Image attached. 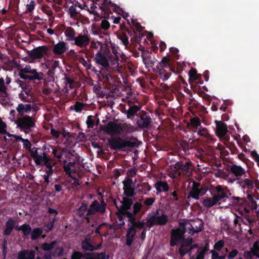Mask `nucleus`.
I'll return each mask as SVG.
<instances>
[{
    "mask_svg": "<svg viewBox=\"0 0 259 259\" xmlns=\"http://www.w3.org/2000/svg\"><path fill=\"white\" fill-rule=\"evenodd\" d=\"M112 52L111 53L110 51L107 47H105L104 50H98V52L96 53L94 60L97 64L100 65L105 68L109 66V63L107 58H109L111 61L113 62L114 65L117 64L118 65L119 57L117 51L112 48Z\"/></svg>",
    "mask_w": 259,
    "mask_h": 259,
    "instance_id": "obj_1",
    "label": "nucleus"
},
{
    "mask_svg": "<svg viewBox=\"0 0 259 259\" xmlns=\"http://www.w3.org/2000/svg\"><path fill=\"white\" fill-rule=\"evenodd\" d=\"M121 213L130 217L131 221L134 220L135 217L140 212L142 208V204L140 202L133 203V200L131 198L123 197L121 201Z\"/></svg>",
    "mask_w": 259,
    "mask_h": 259,
    "instance_id": "obj_2",
    "label": "nucleus"
},
{
    "mask_svg": "<svg viewBox=\"0 0 259 259\" xmlns=\"http://www.w3.org/2000/svg\"><path fill=\"white\" fill-rule=\"evenodd\" d=\"M131 140H123L120 137H112L108 141L111 149L114 150H121L125 148H135L139 146L138 140L132 137Z\"/></svg>",
    "mask_w": 259,
    "mask_h": 259,
    "instance_id": "obj_3",
    "label": "nucleus"
},
{
    "mask_svg": "<svg viewBox=\"0 0 259 259\" xmlns=\"http://www.w3.org/2000/svg\"><path fill=\"white\" fill-rule=\"evenodd\" d=\"M98 5L99 9L101 10L102 17L105 18L113 17L112 12L121 15L124 11L120 7L112 3L110 0H102V3H99Z\"/></svg>",
    "mask_w": 259,
    "mask_h": 259,
    "instance_id": "obj_4",
    "label": "nucleus"
},
{
    "mask_svg": "<svg viewBox=\"0 0 259 259\" xmlns=\"http://www.w3.org/2000/svg\"><path fill=\"white\" fill-rule=\"evenodd\" d=\"M156 67L157 73L163 81L167 80L170 77L171 75V71H173L170 58L167 56H164L162 58L161 61L158 62Z\"/></svg>",
    "mask_w": 259,
    "mask_h": 259,
    "instance_id": "obj_5",
    "label": "nucleus"
},
{
    "mask_svg": "<svg viewBox=\"0 0 259 259\" xmlns=\"http://www.w3.org/2000/svg\"><path fill=\"white\" fill-rule=\"evenodd\" d=\"M35 122L34 119L27 115L18 117L15 120L17 127L25 134H28L31 131V128L35 126Z\"/></svg>",
    "mask_w": 259,
    "mask_h": 259,
    "instance_id": "obj_6",
    "label": "nucleus"
},
{
    "mask_svg": "<svg viewBox=\"0 0 259 259\" xmlns=\"http://www.w3.org/2000/svg\"><path fill=\"white\" fill-rule=\"evenodd\" d=\"M253 197L254 196L252 195L249 194L247 195V198L249 201L248 206H246L247 201L245 198L239 197H233V203L235 205L236 204L243 206L244 210L246 213H249L250 210H252L253 212H256L257 209V205L255 200L253 199Z\"/></svg>",
    "mask_w": 259,
    "mask_h": 259,
    "instance_id": "obj_7",
    "label": "nucleus"
},
{
    "mask_svg": "<svg viewBox=\"0 0 259 259\" xmlns=\"http://www.w3.org/2000/svg\"><path fill=\"white\" fill-rule=\"evenodd\" d=\"M106 210V203L104 200L102 199L100 202L97 200H94L89 206V208L87 210L86 216L88 217L99 213L104 214Z\"/></svg>",
    "mask_w": 259,
    "mask_h": 259,
    "instance_id": "obj_8",
    "label": "nucleus"
},
{
    "mask_svg": "<svg viewBox=\"0 0 259 259\" xmlns=\"http://www.w3.org/2000/svg\"><path fill=\"white\" fill-rule=\"evenodd\" d=\"M138 119L137 125L142 129H148L152 126V119L149 113L144 111H141L137 114Z\"/></svg>",
    "mask_w": 259,
    "mask_h": 259,
    "instance_id": "obj_9",
    "label": "nucleus"
},
{
    "mask_svg": "<svg viewBox=\"0 0 259 259\" xmlns=\"http://www.w3.org/2000/svg\"><path fill=\"white\" fill-rule=\"evenodd\" d=\"M122 184L124 197L132 198L134 197L136 193L135 192V183L133 180L129 177H126L122 181Z\"/></svg>",
    "mask_w": 259,
    "mask_h": 259,
    "instance_id": "obj_10",
    "label": "nucleus"
},
{
    "mask_svg": "<svg viewBox=\"0 0 259 259\" xmlns=\"http://www.w3.org/2000/svg\"><path fill=\"white\" fill-rule=\"evenodd\" d=\"M168 222V216L165 213H162L160 216L151 215L147 219L146 226L148 228L157 226H164Z\"/></svg>",
    "mask_w": 259,
    "mask_h": 259,
    "instance_id": "obj_11",
    "label": "nucleus"
},
{
    "mask_svg": "<svg viewBox=\"0 0 259 259\" xmlns=\"http://www.w3.org/2000/svg\"><path fill=\"white\" fill-rule=\"evenodd\" d=\"M49 48L47 46H39L31 51H28L27 54L32 59H41L47 54Z\"/></svg>",
    "mask_w": 259,
    "mask_h": 259,
    "instance_id": "obj_12",
    "label": "nucleus"
},
{
    "mask_svg": "<svg viewBox=\"0 0 259 259\" xmlns=\"http://www.w3.org/2000/svg\"><path fill=\"white\" fill-rule=\"evenodd\" d=\"M186 232V230L185 228H184L183 229H181L180 228L172 229L171 231L170 245L171 247L176 246L179 241L184 239V234Z\"/></svg>",
    "mask_w": 259,
    "mask_h": 259,
    "instance_id": "obj_13",
    "label": "nucleus"
},
{
    "mask_svg": "<svg viewBox=\"0 0 259 259\" xmlns=\"http://www.w3.org/2000/svg\"><path fill=\"white\" fill-rule=\"evenodd\" d=\"M102 129L106 134L111 135H118L120 134L122 130L120 125L113 121L108 122Z\"/></svg>",
    "mask_w": 259,
    "mask_h": 259,
    "instance_id": "obj_14",
    "label": "nucleus"
},
{
    "mask_svg": "<svg viewBox=\"0 0 259 259\" xmlns=\"http://www.w3.org/2000/svg\"><path fill=\"white\" fill-rule=\"evenodd\" d=\"M216 125L215 134L218 137L223 138L226 141L229 140V137H226L228 132L227 124L222 121L215 120Z\"/></svg>",
    "mask_w": 259,
    "mask_h": 259,
    "instance_id": "obj_15",
    "label": "nucleus"
},
{
    "mask_svg": "<svg viewBox=\"0 0 259 259\" xmlns=\"http://www.w3.org/2000/svg\"><path fill=\"white\" fill-rule=\"evenodd\" d=\"M34 151L31 152V156L32 157L36 165H42L45 161L48 158V156L45 152L38 153V148L33 147Z\"/></svg>",
    "mask_w": 259,
    "mask_h": 259,
    "instance_id": "obj_16",
    "label": "nucleus"
},
{
    "mask_svg": "<svg viewBox=\"0 0 259 259\" xmlns=\"http://www.w3.org/2000/svg\"><path fill=\"white\" fill-rule=\"evenodd\" d=\"M28 75L21 74L20 78L24 80H41L44 79V74L41 72H37L36 69H34L30 73H27Z\"/></svg>",
    "mask_w": 259,
    "mask_h": 259,
    "instance_id": "obj_17",
    "label": "nucleus"
},
{
    "mask_svg": "<svg viewBox=\"0 0 259 259\" xmlns=\"http://www.w3.org/2000/svg\"><path fill=\"white\" fill-rule=\"evenodd\" d=\"M135 101L137 102V100L134 99V101H132V99H127V103L130 105L128 109L126 111V116L128 118H130L134 116L135 115L137 114V112L141 109V106L139 105H131Z\"/></svg>",
    "mask_w": 259,
    "mask_h": 259,
    "instance_id": "obj_18",
    "label": "nucleus"
},
{
    "mask_svg": "<svg viewBox=\"0 0 259 259\" xmlns=\"http://www.w3.org/2000/svg\"><path fill=\"white\" fill-rule=\"evenodd\" d=\"M191 162H178L176 164L175 168L177 171H179L183 175H187L191 172V169L189 166L191 165Z\"/></svg>",
    "mask_w": 259,
    "mask_h": 259,
    "instance_id": "obj_19",
    "label": "nucleus"
},
{
    "mask_svg": "<svg viewBox=\"0 0 259 259\" xmlns=\"http://www.w3.org/2000/svg\"><path fill=\"white\" fill-rule=\"evenodd\" d=\"M230 171L236 177V178L233 179V181L240 179L243 175L245 174L244 169L241 166L236 164L231 166Z\"/></svg>",
    "mask_w": 259,
    "mask_h": 259,
    "instance_id": "obj_20",
    "label": "nucleus"
},
{
    "mask_svg": "<svg viewBox=\"0 0 259 259\" xmlns=\"http://www.w3.org/2000/svg\"><path fill=\"white\" fill-rule=\"evenodd\" d=\"M130 25V29L127 28H126V31L127 32V33L130 36H132L131 39V41L132 42L140 44L141 39L143 36V34L142 33H138L134 28H133L131 25Z\"/></svg>",
    "mask_w": 259,
    "mask_h": 259,
    "instance_id": "obj_21",
    "label": "nucleus"
},
{
    "mask_svg": "<svg viewBox=\"0 0 259 259\" xmlns=\"http://www.w3.org/2000/svg\"><path fill=\"white\" fill-rule=\"evenodd\" d=\"M35 251L29 249H22L18 254L17 259H34Z\"/></svg>",
    "mask_w": 259,
    "mask_h": 259,
    "instance_id": "obj_22",
    "label": "nucleus"
},
{
    "mask_svg": "<svg viewBox=\"0 0 259 259\" xmlns=\"http://www.w3.org/2000/svg\"><path fill=\"white\" fill-rule=\"evenodd\" d=\"M75 45L80 47H85L90 43V38L87 35L80 34L74 39Z\"/></svg>",
    "mask_w": 259,
    "mask_h": 259,
    "instance_id": "obj_23",
    "label": "nucleus"
},
{
    "mask_svg": "<svg viewBox=\"0 0 259 259\" xmlns=\"http://www.w3.org/2000/svg\"><path fill=\"white\" fill-rule=\"evenodd\" d=\"M66 44L64 41H60L53 47V53L55 55H63L67 50Z\"/></svg>",
    "mask_w": 259,
    "mask_h": 259,
    "instance_id": "obj_24",
    "label": "nucleus"
},
{
    "mask_svg": "<svg viewBox=\"0 0 259 259\" xmlns=\"http://www.w3.org/2000/svg\"><path fill=\"white\" fill-rule=\"evenodd\" d=\"M137 230L134 229V228L128 227L126 233V244L128 246H131L136 236Z\"/></svg>",
    "mask_w": 259,
    "mask_h": 259,
    "instance_id": "obj_25",
    "label": "nucleus"
},
{
    "mask_svg": "<svg viewBox=\"0 0 259 259\" xmlns=\"http://www.w3.org/2000/svg\"><path fill=\"white\" fill-rule=\"evenodd\" d=\"M16 224V221H14L12 218H10L5 223V228L4 230L3 234L5 236H9L13 229H14V225Z\"/></svg>",
    "mask_w": 259,
    "mask_h": 259,
    "instance_id": "obj_26",
    "label": "nucleus"
},
{
    "mask_svg": "<svg viewBox=\"0 0 259 259\" xmlns=\"http://www.w3.org/2000/svg\"><path fill=\"white\" fill-rule=\"evenodd\" d=\"M206 191L207 190L203 187H201V189L200 190L191 189L187 197V199H189L190 198H192L195 200H198L199 199V196L203 195Z\"/></svg>",
    "mask_w": 259,
    "mask_h": 259,
    "instance_id": "obj_27",
    "label": "nucleus"
},
{
    "mask_svg": "<svg viewBox=\"0 0 259 259\" xmlns=\"http://www.w3.org/2000/svg\"><path fill=\"white\" fill-rule=\"evenodd\" d=\"M154 187L157 191V194L162 192H167L169 187L167 182L161 180L158 181L155 184Z\"/></svg>",
    "mask_w": 259,
    "mask_h": 259,
    "instance_id": "obj_28",
    "label": "nucleus"
},
{
    "mask_svg": "<svg viewBox=\"0 0 259 259\" xmlns=\"http://www.w3.org/2000/svg\"><path fill=\"white\" fill-rule=\"evenodd\" d=\"M215 191L225 201L231 195L229 190L226 187H223L221 185L216 186Z\"/></svg>",
    "mask_w": 259,
    "mask_h": 259,
    "instance_id": "obj_29",
    "label": "nucleus"
},
{
    "mask_svg": "<svg viewBox=\"0 0 259 259\" xmlns=\"http://www.w3.org/2000/svg\"><path fill=\"white\" fill-rule=\"evenodd\" d=\"M31 106L30 104H24L23 103L19 104L16 108L19 115L22 116L23 115L30 111Z\"/></svg>",
    "mask_w": 259,
    "mask_h": 259,
    "instance_id": "obj_30",
    "label": "nucleus"
},
{
    "mask_svg": "<svg viewBox=\"0 0 259 259\" xmlns=\"http://www.w3.org/2000/svg\"><path fill=\"white\" fill-rule=\"evenodd\" d=\"M90 238L88 239L87 237L82 241L81 248L83 251H95L94 245L90 242Z\"/></svg>",
    "mask_w": 259,
    "mask_h": 259,
    "instance_id": "obj_31",
    "label": "nucleus"
},
{
    "mask_svg": "<svg viewBox=\"0 0 259 259\" xmlns=\"http://www.w3.org/2000/svg\"><path fill=\"white\" fill-rule=\"evenodd\" d=\"M48 212L49 213V221L55 224V222L58 220L57 215L59 213V211L56 209L49 207L48 208Z\"/></svg>",
    "mask_w": 259,
    "mask_h": 259,
    "instance_id": "obj_32",
    "label": "nucleus"
},
{
    "mask_svg": "<svg viewBox=\"0 0 259 259\" xmlns=\"http://www.w3.org/2000/svg\"><path fill=\"white\" fill-rule=\"evenodd\" d=\"M182 241V243L179 248V253L184 254V252L183 251V248L185 247H188L191 246L192 243L193 242V240L192 237H189L187 238H185V237H184V239H183Z\"/></svg>",
    "mask_w": 259,
    "mask_h": 259,
    "instance_id": "obj_33",
    "label": "nucleus"
},
{
    "mask_svg": "<svg viewBox=\"0 0 259 259\" xmlns=\"http://www.w3.org/2000/svg\"><path fill=\"white\" fill-rule=\"evenodd\" d=\"M126 218H127L128 221L132 224V225H129V226L134 228V229H142L144 227L145 223L139 220L136 221V217H135L134 220L133 221L130 220V217Z\"/></svg>",
    "mask_w": 259,
    "mask_h": 259,
    "instance_id": "obj_34",
    "label": "nucleus"
},
{
    "mask_svg": "<svg viewBox=\"0 0 259 259\" xmlns=\"http://www.w3.org/2000/svg\"><path fill=\"white\" fill-rule=\"evenodd\" d=\"M211 196V197H206L203 198L202 204L205 207L210 208L217 204L213 196Z\"/></svg>",
    "mask_w": 259,
    "mask_h": 259,
    "instance_id": "obj_35",
    "label": "nucleus"
},
{
    "mask_svg": "<svg viewBox=\"0 0 259 259\" xmlns=\"http://www.w3.org/2000/svg\"><path fill=\"white\" fill-rule=\"evenodd\" d=\"M52 154L54 155L55 157L58 159L59 161L61 162V159L62 158L63 153L66 152L67 149L65 148H59L58 149L56 147L54 146L52 147Z\"/></svg>",
    "mask_w": 259,
    "mask_h": 259,
    "instance_id": "obj_36",
    "label": "nucleus"
},
{
    "mask_svg": "<svg viewBox=\"0 0 259 259\" xmlns=\"http://www.w3.org/2000/svg\"><path fill=\"white\" fill-rule=\"evenodd\" d=\"M191 228H189V233L191 235H194V233H197L201 232L203 228V222L202 220H200L198 226H195V227L192 225H190Z\"/></svg>",
    "mask_w": 259,
    "mask_h": 259,
    "instance_id": "obj_37",
    "label": "nucleus"
},
{
    "mask_svg": "<svg viewBox=\"0 0 259 259\" xmlns=\"http://www.w3.org/2000/svg\"><path fill=\"white\" fill-rule=\"evenodd\" d=\"M43 230L41 228H34L31 230V239L32 240H36L42 235Z\"/></svg>",
    "mask_w": 259,
    "mask_h": 259,
    "instance_id": "obj_38",
    "label": "nucleus"
},
{
    "mask_svg": "<svg viewBox=\"0 0 259 259\" xmlns=\"http://www.w3.org/2000/svg\"><path fill=\"white\" fill-rule=\"evenodd\" d=\"M241 223L245 225H248L249 227H252L255 223V220L250 218L248 215H245L243 218H239Z\"/></svg>",
    "mask_w": 259,
    "mask_h": 259,
    "instance_id": "obj_39",
    "label": "nucleus"
},
{
    "mask_svg": "<svg viewBox=\"0 0 259 259\" xmlns=\"http://www.w3.org/2000/svg\"><path fill=\"white\" fill-rule=\"evenodd\" d=\"M103 44L100 41H92L90 46V48L92 49V53L94 54V50H96L97 52L98 50H101V51L104 50Z\"/></svg>",
    "mask_w": 259,
    "mask_h": 259,
    "instance_id": "obj_40",
    "label": "nucleus"
},
{
    "mask_svg": "<svg viewBox=\"0 0 259 259\" xmlns=\"http://www.w3.org/2000/svg\"><path fill=\"white\" fill-rule=\"evenodd\" d=\"M63 167L67 175L71 176V166L74 165V163L72 162H67L66 159L63 161Z\"/></svg>",
    "mask_w": 259,
    "mask_h": 259,
    "instance_id": "obj_41",
    "label": "nucleus"
},
{
    "mask_svg": "<svg viewBox=\"0 0 259 259\" xmlns=\"http://www.w3.org/2000/svg\"><path fill=\"white\" fill-rule=\"evenodd\" d=\"M31 228L28 224L25 223L22 225L21 231L23 233V237L27 238L29 235L31 233Z\"/></svg>",
    "mask_w": 259,
    "mask_h": 259,
    "instance_id": "obj_42",
    "label": "nucleus"
},
{
    "mask_svg": "<svg viewBox=\"0 0 259 259\" xmlns=\"http://www.w3.org/2000/svg\"><path fill=\"white\" fill-rule=\"evenodd\" d=\"M56 244V241H52L50 243L45 242L41 244V249L44 251H51Z\"/></svg>",
    "mask_w": 259,
    "mask_h": 259,
    "instance_id": "obj_43",
    "label": "nucleus"
},
{
    "mask_svg": "<svg viewBox=\"0 0 259 259\" xmlns=\"http://www.w3.org/2000/svg\"><path fill=\"white\" fill-rule=\"evenodd\" d=\"M97 1L99 2L98 3L97 2L95 3L94 1H93V4L90 7V8H88V11L90 12L91 14H93L95 16L97 17H100V14L99 13L96 11V9L98 8L97 6L95 5H97L98 6V4L99 3H102V0L101 1H100L99 0H98Z\"/></svg>",
    "mask_w": 259,
    "mask_h": 259,
    "instance_id": "obj_44",
    "label": "nucleus"
},
{
    "mask_svg": "<svg viewBox=\"0 0 259 259\" xmlns=\"http://www.w3.org/2000/svg\"><path fill=\"white\" fill-rule=\"evenodd\" d=\"M180 146L183 151L185 152V154H189L190 149H192V146L185 140H182L181 141Z\"/></svg>",
    "mask_w": 259,
    "mask_h": 259,
    "instance_id": "obj_45",
    "label": "nucleus"
},
{
    "mask_svg": "<svg viewBox=\"0 0 259 259\" xmlns=\"http://www.w3.org/2000/svg\"><path fill=\"white\" fill-rule=\"evenodd\" d=\"M88 203L85 201H83L77 209V213L80 217L84 216L85 212L88 210Z\"/></svg>",
    "mask_w": 259,
    "mask_h": 259,
    "instance_id": "obj_46",
    "label": "nucleus"
},
{
    "mask_svg": "<svg viewBox=\"0 0 259 259\" xmlns=\"http://www.w3.org/2000/svg\"><path fill=\"white\" fill-rule=\"evenodd\" d=\"M65 34L66 36L68 37V39L69 40H74L75 38V31L74 29L72 27H68L65 32Z\"/></svg>",
    "mask_w": 259,
    "mask_h": 259,
    "instance_id": "obj_47",
    "label": "nucleus"
},
{
    "mask_svg": "<svg viewBox=\"0 0 259 259\" xmlns=\"http://www.w3.org/2000/svg\"><path fill=\"white\" fill-rule=\"evenodd\" d=\"M131 23L132 24V27L134 30H136L138 33H141L142 30L144 29V27L141 26V24L139 22H137L134 19H132Z\"/></svg>",
    "mask_w": 259,
    "mask_h": 259,
    "instance_id": "obj_48",
    "label": "nucleus"
},
{
    "mask_svg": "<svg viewBox=\"0 0 259 259\" xmlns=\"http://www.w3.org/2000/svg\"><path fill=\"white\" fill-rule=\"evenodd\" d=\"M84 106V103L77 101L74 105L70 107V108L71 109L74 110L76 112H80L82 110Z\"/></svg>",
    "mask_w": 259,
    "mask_h": 259,
    "instance_id": "obj_49",
    "label": "nucleus"
},
{
    "mask_svg": "<svg viewBox=\"0 0 259 259\" xmlns=\"http://www.w3.org/2000/svg\"><path fill=\"white\" fill-rule=\"evenodd\" d=\"M87 255H89L88 253H83L80 251H74L71 256V259H81L82 258H85Z\"/></svg>",
    "mask_w": 259,
    "mask_h": 259,
    "instance_id": "obj_50",
    "label": "nucleus"
},
{
    "mask_svg": "<svg viewBox=\"0 0 259 259\" xmlns=\"http://www.w3.org/2000/svg\"><path fill=\"white\" fill-rule=\"evenodd\" d=\"M79 61L87 70L92 69V65L90 60H85L83 57H80L79 58Z\"/></svg>",
    "mask_w": 259,
    "mask_h": 259,
    "instance_id": "obj_51",
    "label": "nucleus"
},
{
    "mask_svg": "<svg viewBox=\"0 0 259 259\" xmlns=\"http://www.w3.org/2000/svg\"><path fill=\"white\" fill-rule=\"evenodd\" d=\"M18 138L23 142V147L26 149H28L30 153L31 152L34 151L33 150L34 149H31L32 145L28 139H24L20 137H18Z\"/></svg>",
    "mask_w": 259,
    "mask_h": 259,
    "instance_id": "obj_52",
    "label": "nucleus"
},
{
    "mask_svg": "<svg viewBox=\"0 0 259 259\" xmlns=\"http://www.w3.org/2000/svg\"><path fill=\"white\" fill-rule=\"evenodd\" d=\"M68 13L72 18H75L77 17L79 12L77 11L76 6H71L68 9Z\"/></svg>",
    "mask_w": 259,
    "mask_h": 259,
    "instance_id": "obj_53",
    "label": "nucleus"
},
{
    "mask_svg": "<svg viewBox=\"0 0 259 259\" xmlns=\"http://www.w3.org/2000/svg\"><path fill=\"white\" fill-rule=\"evenodd\" d=\"M208 250V248L206 246L203 247L200 251L198 250L197 251V255L196 259H204V255Z\"/></svg>",
    "mask_w": 259,
    "mask_h": 259,
    "instance_id": "obj_54",
    "label": "nucleus"
},
{
    "mask_svg": "<svg viewBox=\"0 0 259 259\" xmlns=\"http://www.w3.org/2000/svg\"><path fill=\"white\" fill-rule=\"evenodd\" d=\"M118 38L122 41V44L126 47L128 44V38L125 33L119 34L117 35Z\"/></svg>",
    "mask_w": 259,
    "mask_h": 259,
    "instance_id": "obj_55",
    "label": "nucleus"
},
{
    "mask_svg": "<svg viewBox=\"0 0 259 259\" xmlns=\"http://www.w3.org/2000/svg\"><path fill=\"white\" fill-rule=\"evenodd\" d=\"M189 75L190 78L193 79L194 80H199L200 76L197 73V71L194 68H191L189 72Z\"/></svg>",
    "mask_w": 259,
    "mask_h": 259,
    "instance_id": "obj_56",
    "label": "nucleus"
},
{
    "mask_svg": "<svg viewBox=\"0 0 259 259\" xmlns=\"http://www.w3.org/2000/svg\"><path fill=\"white\" fill-rule=\"evenodd\" d=\"M34 68H32L30 65H26L24 68H22L19 72V76L20 77L21 74L28 75L27 73H30Z\"/></svg>",
    "mask_w": 259,
    "mask_h": 259,
    "instance_id": "obj_57",
    "label": "nucleus"
},
{
    "mask_svg": "<svg viewBox=\"0 0 259 259\" xmlns=\"http://www.w3.org/2000/svg\"><path fill=\"white\" fill-rule=\"evenodd\" d=\"M141 51L142 52L141 57L143 59V62H147V60H150V53L149 51L145 50L144 48H142Z\"/></svg>",
    "mask_w": 259,
    "mask_h": 259,
    "instance_id": "obj_58",
    "label": "nucleus"
},
{
    "mask_svg": "<svg viewBox=\"0 0 259 259\" xmlns=\"http://www.w3.org/2000/svg\"><path fill=\"white\" fill-rule=\"evenodd\" d=\"M168 196L169 201L172 202H176L179 200L178 193L175 191L172 192H170L168 194Z\"/></svg>",
    "mask_w": 259,
    "mask_h": 259,
    "instance_id": "obj_59",
    "label": "nucleus"
},
{
    "mask_svg": "<svg viewBox=\"0 0 259 259\" xmlns=\"http://www.w3.org/2000/svg\"><path fill=\"white\" fill-rule=\"evenodd\" d=\"M251 248H252L254 253H255V256L259 258V242H254L253 246Z\"/></svg>",
    "mask_w": 259,
    "mask_h": 259,
    "instance_id": "obj_60",
    "label": "nucleus"
},
{
    "mask_svg": "<svg viewBox=\"0 0 259 259\" xmlns=\"http://www.w3.org/2000/svg\"><path fill=\"white\" fill-rule=\"evenodd\" d=\"M190 123L192 126L196 127L201 125L200 120L197 116L192 118L190 119Z\"/></svg>",
    "mask_w": 259,
    "mask_h": 259,
    "instance_id": "obj_61",
    "label": "nucleus"
},
{
    "mask_svg": "<svg viewBox=\"0 0 259 259\" xmlns=\"http://www.w3.org/2000/svg\"><path fill=\"white\" fill-rule=\"evenodd\" d=\"M198 135L201 137H203L205 138H209L210 137V134L208 132L206 128H202V129H200L198 132Z\"/></svg>",
    "mask_w": 259,
    "mask_h": 259,
    "instance_id": "obj_62",
    "label": "nucleus"
},
{
    "mask_svg": "<svg viewBox=\"0 0 259 259\" xmlns=\"http://www.w3.org/2000/svg\"><path fill=\"white\" fill-rule=\"evenodd\" d=\"M254 256L255 253H254L251 248H250L249 251H245L243 252V256L245 259H252Z\"/></svg>",
    "mask_w": 259,
    "mask_h": 259,
    "instance_id": "obj_63",
    "label": "nucleus"
},
{
    "mask_svg": "<svg viewBox=\"0 0 259 259\" xmlns=\"http://www.w3.org/2000/svg\"><path fill=\"white\" fill-rule=\"evenodd\" d=\"M238 254H240L238 250L236 249H233L229 252L227 257L228 259H234L235 257L237 256Z\"/></svg>",
    "mask_w": 259,
    "mask_h": 259,
    "instance_id": "obj_64",
    "label": "nucleus"
}]
</instances>
